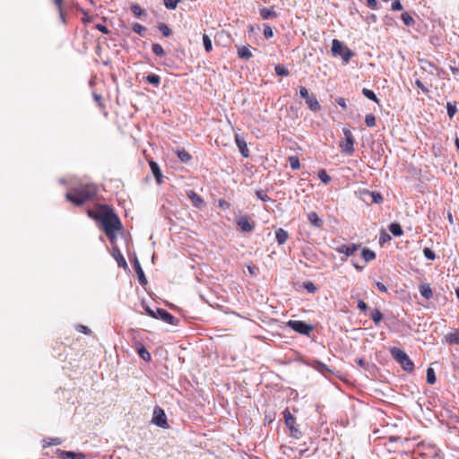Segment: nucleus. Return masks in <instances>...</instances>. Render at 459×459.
<instances>
[{"mask_svg":"<svg viewBox=\"0 0 459 459\" xmlns=\"http://www.w3.org/2000/svg\"><path fill=\"white\" fill-rule=\"evenodd\" d=\"M307 220L314 227L320 228L323 226L322 219L319 218L317 213L315 212H311L307 214Z\"/></svg>","mask_w":459,"mask_h":459,"instance_id":"dca6fc26","label":"nucleus"},{"mask_svg":"<svg viewBox=\"0 0 459 459\" xmlns=\"http://www.w3.org/2000/svg\"><path fill=\"white\" fill-rule=\"evenodd\" d=\"M264 35L266 39H270L273 36V29L269 25H264Z\"/></svg>","mask_w":459,"mask_h":459,"instance_id":"3c124183","label":"nucleus"},{"mask_svg":"<svg viewBox=\"0 0 459 459\" xmlns=\"http://www.w3.org/2000/svg\"><path fill=\"white\" fill-rule=\"evenodd\" d=\"M53 2L55 3L56 8L58 9L61 16L63 15L62 14V4H63V0H53Z\"/></svg>","mask_w":459,"mask_h":459,"instance_id":"e2e57ef3","label":"nucleus"},{"mask_svg":"<svg viewBox=\"0 0 459 459\" xmlns=\"http://www.w3.org/2000/svg\"><path fill=\"white\" fill-rule=\"evenodd\" d=\"M376 286L379 291L384 292V293L387 292V288L384 283H382L380 281H377Z\"/></svg>","mask_w":459,"mask_h":459,"instance_id":"864d4df0","label":"nucleus"},{"mask_svg":"<svg viewBox=\"0 0 459 459\" xmlns=\"http://www.w3.org/2000/svg\"><path fill=\"white\" fill-rule=\"evenodd\" d=\"M152 50L158 56H163L165 55L163 48L158 43L152 44Z\"/></svg>","mask_w":459,"mask_h":459,"instance_id":"72a5a7b5","label":"nucleus"},{"mask_svg":"<svg viewBox=\"0 0 459 459\" xmlns=\"http://www.w3.org/2000/svg\"><path fill=\"white\" fill-rule=\"evenodd\" d=\"M389 240H391V237H390V235H389V234H387V233H386V232H385V231H382V232L380 233V236H379V243H380L381 245H383L384 243H385V242H387V241H389Z\"/></svg>","mask_w":459,"mask_h":459,"instance_id":"8fccbe9b","label":"nucleus"},{"mask_svg":"<svg viewBox=\"0 0 459 459\" xmlns=\"http://www.w3.org/2000/svg\"><path fill=\"white\" fill-rule=\"evenodd\" d=\"M96 29L98 30L101 31L104 34H108L109 33L108 29L106 26L102 25V24H97L96 25Z\"/></svg>","mask_w":459,"mask_h":459,"instance_id":"6e6d98bb","label":"nucleus"},{"mask_svg":"<svg viewBox=\"0 0 459 459\" xmlns=\"http://www.w3.org/2000/svg\"><path fill=\"white\" fill-rule=\"evenodd\" d=\"M133 30L140 36H143L146 32V28L140 23H134L132 26Z\"/></svg>","mask_w":459,"mask_h":459,"instance_id":"e433bc0d","label":"nucleus"},{"mask_svg":"<svg viewBox=\"0 0 459 459\" xmlns=\"http://www.w3.org/2000/svg\"><path fill=\"white\" fill-rule=\"evenodd\" d=\"M420 295L426 299H429L433 296L432 290L429 284H422L420 289Z\"/></svg>","mask_w":459,"mask_h":459,"instance_id":"4be33fe9","label":"nucleus"},{"mask_svg":"<svg viewBox=\"0 0 459 459\" xmlns=\"http://www.w3.org/2000/svg\"><path fill=\"white\" fill-rule=\"evenodd\" d=\"M367 4L371 9H377V0H367Z\"/></svg>","mask_w":459,"mask_h":459,"instance_id":"13d9d810","label":"nucleus"},{"mask_svg":"<svg viewBox=\"0 0 459 459\" xmlns=\"http://www.w3.org/2000/svg\"><path fill=\"white\" fill-rule=\"evenodd\" d=\"M77 329L79 330V332L83 333L85 334H88L91 332V330L85 325H78Z\"/></svg>","mask_w":459,"mask_h":459,"instance_id":"680f3d73","label":"nucleus"},{"mask_svg":"<svg viewBox=\"0 0 459 459\" xmlns=\"http://www.w3.org/2000/svg\"><path fill=\"white\" fill-rule=\"evenodd\" d=\"M389 230L390 232L396 236V237H400L403 235V231L402 230V227L399 223L397 222H393L389 225Z\"/></svg>","mask_w":459,"mask_h":459,"instance_id":"5701e85b","label":"nucleus"},{"mask_svg":"<svg viewBox=\"0 0 459 459\" xmlns=\"http://www.w3.org/2000/svg\"><path fill=\"white\" fill-rule=\"evenodd\" d=\"M96 194L97 186L94 184L80 185L71 188L65 195V198L74 204L80 206L93 199Z\"/></svg>","mask_w":459,"mask_h":459,"instance_id":"f03ea898","label":"nucleus"},{"mask_svg":"<svg viewBox=\"0 0 459 459\" xmlns=\"http://www.w3.org/2000/svg\"><path fill=\"white\" fill-rule=\"evenodd\" d=\"M180 1L181 0H163V4L166 6V8L170 9V10H174V9L177 8L178 4Z\"/></svg>","mask_w":459,"mask_h":459,"instance_id":"ea45409f","label":"nucleus"},{"mask_svg":"<svg viewBox=\"0 0 459 459\" xmlns=\"http://www.w3.org/2000/svg\"><path fill=\"white\" fill-rule=\"evenodd\" d=\"M361 256L365 260V262H370L376 258V254L374 251L363 248L361 252Z\"/></svg>","mask_w":459,"mask_h":459,"instance_id":"b1692460","label":"nucleus"},{"mask_svg":"<svg viewBox=\"0 0 459 459\" xmlns=\"http://www.w3.org/2000/svg\"><path fill=\"white\" fill-rule=\"evenodd\" d=\"M427 382L429 385H433L436 382V375L432 368L427 369Z\"/></svg>","mask_w":459,"mask_h":459,"instance_id":"4c0bfd02","label":"nucleus"},{"mask_svg":"<svg viewBox=\"0 0 459 459\" xmlns=\"http://www.w3.org/2000/svg\"><path fill=\"white\" fill-rule=\"evenodd\" d=\"M247 269L252 275H255L256 268L255 266H248Z\"/></svg>","mask_w":459,"mask_h":459,"instance_id":"338daca9","label":"nucleus"},{"mask_svg":"<svg viewBox=\"0 0 459 459\" xmlns=\"http://www.w3.org/2000/svg\"><path fill=\"white\" fill-rule=\"evenodd\" d=\"M157 316L158 318L169 325H175L176 323V318L163 308H157Z\"/></svg>","mask_w":459,"mask_h":459,"instance_id":"9d476101","label":"nucleus"},{"mask_svg":"<svg viewBox=\"0 0 459 459\" xmlns=\"http://www.w3.org/2000/svg\"><path fill=\"white\" fill-rule=\"evenodd\" d=\"M275 74L281 76L289 75V70L282 65H277L274 68Z\"/></svg>","mask_w":459,"mask_h":459,"instance_id":"c9c22d12","label":"nucleus"},{"mask_svg":"<svg viewBox=\"0 0 459 459\" xmlns=\"http://www.w3.org/2000/svg\"><path fill=\"white\" fill-rule=\"evenodd\" d=\"M290 432H291V436L298 438L299 437V431L298 429L295 428V426H293L292 428H289Z\"/></svg>","mask_w":459,"mask_h":459,"instance_id":"0e129e2a","label":"nucleus"},{"mask_svg":"<svg viewBox=\"0 0 459 459\" xmlns=\"http://www.w3.org/2000/svg\"><path fill=\"white\" fill-rule=\"evenodd\" d=\"M145 311H146V313H147L150 316H152V317H153V318H158V316H157V310H156V311H154L153 309L150 308L149 307H145Z\"/></svg>","mask_w":459,"mask_h":459,"instance_id":"5fc2aeb1","label":"nucleus"},{"mask_svg":"<svg viewBox=\"0 0 459 459\" xmlns=\"http://www.w3.org/2000/svg\"><path fill=\"white\" fill-rule=\"evenodd\" d=\"M112 255L115 257V259L117 261L119 265H121V264L126 265V262L124 256L122 255V254L120 253L118 248H113Z\"/></svg>","mask_w":459,"mask_h":459,"instance_id":"bb28decb","label":"nucleus"},{"mask_svg":"<svg viewBox=\"0 0 459 459\" xmlns=\"http://www.w3.org/2000/svg\"><path fill=\"white\" fill-rule=\"evenodd\" d=\"M286 325L293 331L304 335H309L310 332L313 330L311 325L299 320H289Z\"/></svg>","mask_w":459,"mask_h":459,"instance_id":"423d86ee","label":"nucleus"},{"mask_svg":"<svg viewBox=\"0 0 459 459\" xmlns=\"http://www.w3.org/2000/svg\"><path fill=\"white\" fill-rule=\"evenodd\" d=\"M370 316L376 325H378L382 320V313L378 309L373 310Z\"/></svg>","mask_w":459,"mask_h":459,"instance_id":"58836bf2","label":"nucleus"},{"mask_svg":"<svg viewBox=\"0 0 459 459\" xmlns=\"http://www.w3.org/2000/svg\"><path fill=\"white\" fill-rule=\"evenodd\" d=\"M237 225L242 231L250 232L254 229V224L250 222L247 216H239L236 219Z\"/></svg>","mask_w":459,"mask_h":459,"instance_id":"1a4fd4ad","label":"nucleus"},{"mask_svg":"<svg viewBox=\"0 0 459 459\" xmlns=\"http://www.w3.org/2000/svg\"><path fill=\"white\" fill-rule=\"evenodd\" d=\"M261 17L264 20H268L271 18H275L277 16L276 12L274 11L273 7L271 8H262L259 11Z\"/></svg>","mask_w":459,"mask_h":459,"instance_id":"a211bd4d","label":"nucleus"},{"mask_svg":"<svg viewBox=\"0 0 459 459\" xmlns=\"http://www.w3.org/2000/svg\"><path fill=\"white\" fill-rule=\"evenodd\" d=\"M332 53L334 56H340L345 64L354 56L348 47L336 39L332 41Z\"/></svg>","mask_w":459,"mask_h":459,"instance_id":"7ed1b4c3","label":"nucleus"},{"mask_svg":"<svg viewBox=\"0 0 459 459\" xmlns=\"http://www.w3.org/2000/svg\"><path fill=\"white\" fill-rule=\"evenodd\" d=\"M177 156L182 162H188L191 160V155L184 149L177 151Z\"/></svg>","mask_w":459,"mask_h":459,"instance_id":"a878e982","label":"nucleus"},{"mask_svg":"<svg viewBox=\"0 0 459 459\" xmlns=\"http://www.w3.org/2000/svg\"><path fill=\"white\" fill-rule=\"evenodd\" d=\"M392 9L394 11H400L403 9V5L400 0H394L392 4Z\"/></svg>","mask_w":459,"mask_h":459,"instance_id":"603ef678","label":"nucleus"},{"mask_svg":"<svg viewBox=\"0 0 459 459\" xmlns=\"http://www.w3.org/2000/svg\"><path fill=\"white\" fill-rule=\"evenodd\" d=\"M134 269H135V273L138 276V280H139L140 283L142 285H145L147 283V279H146L144 273L137 260H135V262H134Z\"/></svg>","mask_w":459,"mask_h":459,"instance_id":"6ab92c4d","label":"nucleus"},{"mask_svg":"<svg viewBox=\"0 0 459 459\" xmlns=\"http://www.w3.org/2000/svg\"><path fill=\"white\" fill-rule=\"evenodd\" d=\"M146 81L149 83H151V84H152V85L157 87L160 84V77L159 75H157V74H148L146 76Z\"/></svg>","mask_w":459,"mask_h":459,"instance_id":"cd10ccee","label":"nucleus"},{"mask_svg":"<svg viewBox=\"0 0 459 459\" xmlns=\"http://www.w3.org/2000/svg\"><path fill=\"white\" fill-rule=\"evenodd\" d=\"M338 105H340L342 108H346V102L343 98H339L336 100Z\"/></svg>","mask_w":459,"mask_h":459,"instance_id":"69168bd1","label":"nucleus"},{"mask_svg":"<svg viewBox=\"0 0 459 459\" xmlns=\"http://www.w3.org/2000/svg\"><path fill=\"white\" fill-rule=\"evenodd\" d=\"M362 94H363L366 98H368V99H369V100H371L375 101L376 103H378V101H379V100H378V99H377V95L374 93V91H371V90H369V89L364 88V89L362 90Z\"/></svg>","mask_w":459,"mask_h":459,"instance_id":"c85d7f7f","label":"nucleus"},{"mask_svg":"<svg viewBox=\"0 0 459 459\" xmlns=\"http://www.w3.org/2000/svg\"><path fill=\"white\" fill-rule=\"evenodd\" d=\"M358 308L360 309L361 311H365L367 310L368 306L363 300H359Z\"/></svg>","mask_w":459,"mask_h":459,"instance_id":"052dcab7","label":"nucleus"},{"mask_svg":"<svg viewBox=\"0 0 459 459\" xmlns=\"http://www.w3.org/2000/svg\"><path fill=\"white\" fill-rule=\"evenodd\" d=\"M359 245L351 244V245H342L337 248V251L342 254H345L347 256L352 255L359 248Z\"/></svg>","mask_w":459,"mask_h":459,"instance_id":"f8f14e48","label":"nucleus"},{"mask_svg":"<svg viewBox=\"0 0 459 459\" xmlns=\"http://www.w3.org/2000/svg\"><path fill=\"white\" fill-rule=\"evenodd\" d=\"M238 57L242 59H249L253 56L252 52L248 47L243 46L238 50Z\"/></svg>","mask_w":459,"mask_h":459,"instance_id":"412c9836","label":"nucleus"},{"mask_svg":"<svg viewBox=\"0 0 459 459\" xmlns=\"http://www.w3.org/2000/svg\"><path fill=\"white\" fill-rule=\"evenodd\" d=\"M318 370H320L321 372H323L325 369H327L326 368V366L325 364H322V363H319L318 365Z\"/></svg>","mask_w":459,"mask_h":459,"instance_id":"774afa93","label":"nucleus"},{"mask_svg":"<svg viewBox=\"0 0 459 459\" xmlns=\"http://www.w3.org/2000/svg\"><path fill=\"white\" fill-rule=\"evenodd\" d=\"M299 95L302 99L306 100L307 105L308 106L309 109L316 112L321 109V106L316 100V97L315 94H309L307 89L306 87H299Z\"/></svg>","mask_w":459,"mask_h":459,"instance_id":"39448f33","label":"nucleus"},{"mask_svg":"<svg viewBox=\"0 0 459 459\" xmlns=\"http://www.w3.org/2000/svg\"><path fill=\"white\" fill-rule=\"evenodd\" d=\"M186 195L195 207L200 208L204 204V200L195 191L188 190Z\"/></svg>","mask_w":459,"mask_h":459,"instance_id":"4468645a","label":"nucleus"},{"mask_svg":"<svg viewBox=\"0 0 459 459\" xmlns=\"http://www.w3.org/2000/svg\"><path fill=\"white\" fill-rule=\"evenodd\" d=\"M365 123L368 127H373L376 126V117L372 114H368L365 117Z\"/></svg>","mask_w":459,"mask_h":459,"instance_id":"a18cd8bd","label":"nucleus"},{"mask_svg":"<svg viewBox=\"0 0 459 459\" xmlns=\"http://www.w3.org/2000/svg\"><path fill=\"white\" fill-rule=\"evenodd\" d=\"M116 232L117 231H111V233L110 232L105 233L107 235V237L109 238L111 243H114L116 240V238H117Z\"/></svg>","mask_w":459,"mask_h":459,"instance_id":"bf43d9fd","label":"nucleus"},{"mask_svg":"<svg viewBox=\"0 0 459 459\" xmlns=\"http://www.w3.org/2000/svg\"><path fill=\"white\" fill-rule=\"evenodd\" d=\"M423 254H424V256L428 259V260H435L436 258V255L435 253L429 247H425L423 249Z\"/></svg>","mask_w":459,"mask_h":459,"instance_id":"de8ad7c7","label":"nucleus"},{"mask_svg":"<svg viewBox=\"0 0 459 459\" xmlns=\"http://www.w3.org/2000/svg\"><path fill=\"white\" fill-rule=\"evenodd\" d=\"M235 142H236V144H237L240 153L244 157H246V158L248 157L249 156V150L247 148V143H246L245 139L240 137V135L236 134L235 135Z\"/></svg>","mask_w":459,"mask_h":459,"instance_id":"9b49d317","label":"nucleus"},{"mask_svg":"<svg viewBox=\"0 0 459 459\" xmlns=\"http://www.w3.org/2000/svg\"><path fill=\"white\" fill-rule=\"evenodd\" d=\"M288 232L283 229H278L275 231V238L280 245H283L288 239Z\"/></svg>","mask_w":459,"mask_h":459,"instance_id":"aec40b11","label":"nucleus"},{"mask_svg":"<svg viewBox=\"0 0 459 459\" xmlns=\"http://www.w3.org/2000/svg\"><path fill=\"white\" fill-rule=\"evenodd\" d=\"M152 422L157 426L164 429H167L169 427L167 422V416L164 411L159 407L155 408L153 411Z\"/></svg>","mask_w":459,"mask_h":459,"instance_id":"6e6552de","label":"nucleus"},{"mask_svg":"<svg viewBox=\"0 0 459 459\" xmlns=\"http://www.w3.org/2000/svg\"><path fill=\"white\" fill-rule=\"evenodd\" d=\"M402 20L407 26H411L414 24V19L407 13H403L402 14Z\"/></svg>","mask_w":459,"mask_h":459,"instance_id":"a19ab883","label":"nucleus"},{"mask_svg":"<svg viewBox=\"0 0 459 459\" xmlns=\"http://www.w3.org/2000/svg\"><path fill=\"white\" fill-rule=\"evenodd\" d=\"M90 217H92L101 222L105 233H111V231H118L122 225L117 214L108 206H102L94 214L91 211H88Z\"/></svg>","mask_w":459,"mask_h":459,"instance_id":"f257e3e1","label":"nucleus"},{"mask_svg":"<svg viewBox=\"0 0 459 459\" xmlns=\"http://www.w3.org/2000/svg\"><path fill=\"white\" fill-rule=\"evenodd\" d=\"M415 83L423 92H426V93L429 92V89L426 88L424 86V84L420 80H416Z\"/></svg>","mask_w":459,"mask_h":459,"instance_id":"4d7b16f0","label":"nucleus"},{"mask_svg":"<svg viewBox=\"0 0 459 459\" xmlns=\"http://www.w3.org/2000/svg\"><path fill=\"white\" fill-rule=\"evenodd\" d=\"M393 358L401 364L403 368L406 371H412L414 368L413 362L410 359L408 355L398 348L391 349Z\"/></svg>","mask_w":459,"mask_h":459,"instance_id":"20e7f679","label":"nucleus"},{"mask_svg":"<svg viewBox=\"0 0 459 459\" xmlns=\"http://www.w3.org/2000/svg\"><path fill=\"white\" fill-rule=\"evenodd\" d=\"M138 353L140 355V357L145 360V361H148L151 359V354L149 353V351L143 348V347H141L139 350H138Z\"/></svg>","mask_w":459,"mask_h":459,"instance_id":"37998d69","label":"nucleus"},{"mask_svg":"<svg viewBox=\"0 0 459 459\" xmlns=\"http://www.w3.org/2000/svg\"><path fill=\"white\" fill-rule=\"evenodd\" d=\"M304 288L307 290L309 293H314L316 290V285L311 281H307L304 283Z\"/></svg>","mask_w":459,"mask_h":459,"instance_id":"09e8293b","label":"nucleus"},{"mask_svg":"<svg viewBox=\"0 0 459 459\" xmlns=\"http://www.w3.org/2000/svg\"><path fill=\"white\" fill-rule=\"evenodd\" d=\"M131 11L138 18L144 14V11L141 8V6L138 4L135 3L131 4Z\"/></svg>","mask_w":459,"mask_h":459,"instance_id":"473e14b6","label":"nucleus"},{"mask_svg":"<svg viewBox=\"0 0 459 459\" xmlns=\"http://www.w3.org/2000/svg\"><path fill=\"white\" fill-rule=\"evenodd\" d=\"M203 43H204V49L206 52L212 51V40L208 35H206V34L203 35Z\"/></svg>","mask_w":459,"mask_h":459,"instance_id":"2f4dec72","label":"nucleus"},{"mask_svg":"<svg viewBox=\"0 0 459 459\" xmlns=\"http://www.w3.org/2000/svg\"><path fill=\"white\" fill-rule=\"evenodd\" d=\"M283 417H284L286 426L288 428H292L295 424V418L291 415L290 411L285 410L283 411Z\"/></svg>","mask_w":459,"mask_h":459,"instance_id":"393cba45","label":"nucleus"},{"mask_svg":"<svg viewBox=\"0 0 459 459\" xmlns=\"http://www.w3.org/2000/svg\"><path fill=\"white\" fill-rule=\"evenodd\" d=\"M289 162L290 168L293 169H299L300 168V162L298 156L293 155L289 157Z\"/></svg>","mask_w":459,"mask_h":459,"instance_id":"7c9ffc66","label":"nucleus"},{"mask_svg":"<svg viewBox=\"0 0 459 459\" xmlns=\"http://www.w3.org/2000/svg\"><path fill=\"white\" fill-rule=\"evenodd\" d=\"M255 195H256L257 198L263 202L271 201V198L266 195V193L264 190H257Z\"/></svg>","mask_w":459,"mask_h":459,"instance_id":"49530a36","label":"nucleus"},{"mask_svg":"<svg viewBox=\"0 0 459 459\" xmlns=\"http://www.w3.org/2000/svg\"><path fill=\"white\" fill-rule=\"evenodd\" d=\"M150 169L156 178L157 183L160 185L162 182V174L157 162L151 160L149 162Z\"/></svg>","mask_w":459,"mask_h":459,"instance_id":"ddd939ff","label":"nucleus"},{"mask_svg":"<svg viewBox=\"0 0 459 459\" xmlns=\"http://www.w3.org/2000/svg\"><path fill=\"white\" fill-rule=\"evenodd\" d=\"M318 178L325 184H327L331 181V177L327 174L325 169H320L318 171Z\"/></svg>","mask_w":459,"mask_h":459,"instance_id":"f704fd0d","label":"nucleus"},{"mask_svg":"<svg viewBox=\"0 0 459 459\" xmlns=\"http://www.w3.org/2000/svg\"><path fill=\"white\" fill-rule=\"evenodd\" d=\"M446 342L449 344H459V329H455L445 336Z\"/></svg>","mask_w":459,"mask_h":459,"instance_id":"2eb2a0df","label":"nucleus"},{"mask_svg":"<svg viewBox=\"0 0 459 459\" xmlns=\"http://www.w3.org/2000/svg\"><path fill=\"white\" fill-rule=\"evenodd\" d=\"M160 31L165 36L169 37L171 34V30L169 28V26L165 23H160L158 26Z\"/></svg>","mask_w":459,"mask_h":459,"instance_id":"79ce46f5","label":"nucleus"},{"mask_svg":"<svg viewBox=\"0 0 459 459\" xmlns=\"http://www.w3.org/2000/svg\"><path fill=\"white\" fill-rule=\"evenodd\" d=\"M345 141L340 143V147L342 151L347 154H351L354 152V139L353 135L349 128L342 129Z\"/></svg>","mask_w":459,"mask_h":459,"instance_id":"0eeeda50","label":"nucleus"},{"mask_svg":"<svg viewBox=\"0 0 459 459\" xmlns=\"http://www.w3.org/2000/svg\"><path fill=\"white\" fill-rule=\"evenodd\" d=\"M62 459H85V455L82 453H75L73 451H62Z\"/></svg>","mask_w":459,"mask_h":459,"instance_id":"f3484780","label":"nucleus"},{"mask_svg":"<svg viewBox=\"0 0 459 459\" xmlns=\"http://www.w3.org/2000/svg\"><path fill=\"white\" fill-rule=\"evenodd\" d=\"M446 110H447V115H448L449 118H453V117L455 115V113L457 111L455 102H447L446 103Z\"/></svg>","mask_w":459,"mask_h":459,"instance_id":"c756f323","label":"nucleus"},{"mask_svg":"<svg viewBox=\"0 0 459 459\" xmlns=\"http://www.w3.org/2000/svg\"><path fill=\"white\" fill-rule=\"evenodd\" d=\"M369 195L371 196V202L373 204H380V203H382L383 197H382V195L379 193H377V192H370Z\"/></svg>","mask_w":459,"mask_h":459,"instance_id":"c03bdc74","label":"nucleus"}]
</instances>
